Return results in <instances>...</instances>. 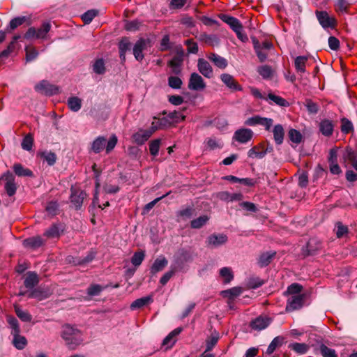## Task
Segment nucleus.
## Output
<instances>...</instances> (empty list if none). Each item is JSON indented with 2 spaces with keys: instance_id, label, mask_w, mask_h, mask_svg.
Returning a JSON list of instances; mask_svg holds the SVG:
<instances>
[{
  "instance_id": "f257e3e1",
  "label": "nucleus",
  "mask_w": 357,
  "mask_h": 357,
  "mask_svg": "<svg viewBox=\"0 0 357 357\" xmlns=\"http://www.w3.org/2000/svg\"><path fill=\"white\" fill-rule=\"evenodd\" d=\"M61 336L70 349H76L84 341L82 332L77 327L70 324L62 326Z\"/></svg>"
},
{
  "instance_id": "f03ea898",
  "label": "nucleus",
  "mask_w": 357,
  "mask_h": 357,
  "mask_svg": "<svg viewBox=\"0 0 357 357\" xmlns=\"http://www.w3.org/2000/svg\"><path fill=\"white\" fill-rule=\"evenodd\" d=\"M118 138L116 135H112L108 141L103 136L96 137L91 143L90 151L99 153L105 149L106 153H109L116 146Z\"/></svg>"
},
{
  "instance_id": "7ed1b4c3",
  "label": "nucleus",
  "mask_w": 357,
  "mask_h": 357,
  "mask_svg": "<svg viewBox=\"0 0 357 357\" xmlns=\"http://www.w3.org/2000/svg\"><path fill=\"white\" fill-rule=\"evenodd\" d=\"M51 24L48 22H43L41 26L38 29L30 27L24 36L26 40L36 39H45L48 32L50 31Z\"/></svg>"
},
{
  "instance_id": "20e7f679",
  "label": "nucleus",
  "mask_w": 357,
  "mask_h": 357,
  "mask_svg": "<svg viewBox=\"0 0 357 357\" xmlns=\"http://www.w3.org/2000/svg\"><path fill=\"white\" fill-rule=\"evenodd\" d=\"M316 17L321 24L324 29H334L337 25V21L333 16H330L326 11L317 10Z\"/></svg>"
},
{
  "instance_id": "39448f33",
  "label": "nucleus",
  "mask_w": 357,
  "mask_h": 357,
  "mask_svg": "<svg viewBox=\"0 0 357 357\" xmlns=\"http://www.w3.org/2000/svg\"><path fill=\"white\" fill-rule=\"evenodd\" d=\"M253 131L250 128H239L236 130L233 135L232 140L240 144H247L252 139Z\"/></svg>"
},
{
  "instance_id": "423d86ee",
  "label": "nucleus",
  "mask_w": 357,
  "mask_h": 357,
  "mask_svg": "<svg viewBox=\"0 0 357 357\" xmlns=\"http://www.w3.org/2000/svg\"><path fill=\"white\" fill-rule=\"evenodd\" d=\"M35 90L37 92L46 96H52L54 94H56L59 91L56 86L50 84L46 80H42L38 84H37L35 86Z\"/></svg>"
},
{
  "instance_id": "0eeeda50",
  "label": "nucleus",
  "mask_w": 357,
  "mask_h": 357,
  "mask_svg": "<svg viewBox=\"0 0 357 357\" xmlns=\"http://www.w3.org/2000/svg\"><path fill=\"white\" fill-rule=\"evenodd\" d=\"M188 88L192 91H203L206 88V83L201 75L192 73L189 79Z\"/></svg>"
},
{
  "instance_id": "6e6552de",
  "label": "nucleus",
  "mask_w": 357,
  "mask_h": 357,
  "mask_svg": "<svg viewBox=\"0 0 357 357\" xmlns=\"http://www.w3.org/2000/svg\"><path fill=\"white\" fill-rule=\"evenodd\" d=\"M150 46V40L149 39L139 38L134 45L133 54L137 61H142L144 56L143 51Z\"/></svg>"
},
{
  "instance_id": "1a4fd4ad",
  "label": "nucleus",
  "mask_w": 357,
  "mask_h": 357,
  "mask_svg": "<svg viewBox=\"0 0 357 357\" xmlns=\"http://www.w3.org/2000/svg\"><path fill=\"white\" fill-rule=\"evenodd\" d=\"M2 178L6 181L4 188L7 195L10 197L14 195L17 190L14 175L8 171L3 174Z\"/></svg>"
},
{
  "instance_id": "9d476101",
  "label": "nucleus",
  "mask_w": 357,
  "mask_h": 357,
  "mask_svg": "<svg viewBox=\"0 0 357 357\" xmlns=\"http://www.w3.org/2000/svg\"><path fill=\"white\" fill-rule=\"evenodd\" d=\"M85 197L86 193L83 190L75 187L71 188L70 201L76 209L80 208Z\"/></svg>"
},
{
  "instance_id": "9b49d317",
  "label": "nucleus",
  "mask_w": 357,
  "mask_h": 357,
  "mask_svg": "<svg viewBox=\"0 0 357 357\" xmlns=\"http://www.w3.org/2000/svg\"><path fill=\"white\" fill-rule=\"evenodd\" d=\"M304 296L303 295H292L287 300L286 311L291 312L300 309L303 304Z\"/></svg>"
},
{
  "instance_id": "f8f14e48",
  "label": "nucleus",
  "mask_w": 357,
  "mask_h": 357,
  "mask_svg": "<svg viewBox=\"0 0 357 357\" xmlns=\"http://www.w3.org/2000/svg\"><path fill=\"white\" fill-rule=\"evenodd\" d=\"M227 241V236L223 234H213L210 235L206 241L207 246L217 248Z\"/></svg>"
},
{
  "instance_id": "ddd939ff",
  "label": "nucleus",
  "mask_w": 357,
  "mask_h": 357,
  "mask_svg": "<svg viewBox=\"0 0 357 357\" xmlns=\"http://www.w3.org/2000/svg\"><path fill=\"white\" fill-rule=\"evenodd\" d=\"M63 227L61 224H53L43 233V236L46 239L59 238L63 232Z\"/></svg>"
},
{
  "instance_id": "4468645a",
  "label": "nucleus",
  "mask_w": 357,
  "mask_h": 357,
  "mask_svg": "<svg viewBox=\"0 0 357 357\" xmlns=\"http://www.w3.org/2000/svg\"><path fill=\"white\" fill-rule=\"evenodd\" d=\"M271 319L266 316H259L250 323V327L256 331L265 329L271 323Z\"/></svg>"
},
{
  "instance_id": "2eb2a0df",
  "label": "nucleus",
  "mask_w": 357,
  "mask_h": 357,
  "mask_svg": "<svg viewBox=\"0 0 357 357\" xmlns=\"http://www.w3.org/2000/svg\"><path fill=\"white\" fill-rule=\"evenodd\" d=\"M46 240L40 236H35L25 239L23 241L24 247L31 249H37L45 245Z\"/></svg>"
},
{
  "instance_id": "dca6fc26",
  "label": "nucleus",
  "mask_w": 357,
  "mask_h": 357,
  "mask_svg": "<svg viewBox=\"0 0 357 357\" xmlns=\"http://www.w3.org/2000/svg\"><path fill=\"white\" fill-rule=\"evenodd\" d=\"M153 131L149 130H139L132 135L133 141L138 145L144 144L152 135Z\"/></svg>"
},
{
  "instance_id": "f3484780",
  "label": "nucleus",
  "mask_w": 357,
  "mask_h": 357,
  "mask_svg": "<svg viewBox=\"0 0 357 357\" xmlns=\"http://www.w3.org/2000/svg\"><path fill=\"white\" fill-rule=\"evenodd\" d=\"M222 82L232 91H241L242 87L235 80L233 76L229 74L224 73L220 76Z\"/></svg>"
},
{
  "instance_id": "a211bd4d",
  "label": "nucleus",
  "mask_w": 357,
  "mask_h": 357,
  "mask_svg": "<svg viewBox=\"0 0 357 357\" xmlns=\"http://www.w3.org/2000/svg\"><path fill=\"white\" fill-rule=\"evenodd\" d=\"M197 68L199 73L206 78H211L213 75V72L210 63L204 59L198 60Z\"/></svg>"
},
{
  "instance_id": "6ab92c4d",
  "label": "nucleus",
  "mask_w": 357,
  "mask_h": 357,
  "mask_svg": "<svg viewBox=\"0 0 357 357\" xmlns=\"http://www.w3.org/2000/svg\"><path fill=\"white\" fill-rule=\"evenodd\" d=\"M182 331L181 328H176L172 331L163 340L162 346L165 349L171 348L176 342V337Z\"/></svg>"
},
{
  "instance_id": "aec40b11",
  "label": "nucleus",
  "mask_w": 357,
  "mask_h": 357,
  "mask_svg": "<svg viewBox=\"0 0 357 357\" xmlns=\"http://www.w3.org/2000/svg\"><path fill=\"white\" fill-rule=\"evenodd\" d=\"M219 17L226 24H227L231 29L235 31V30L241 28L242 26V24L241 22L236 17L225 15V14H220L219 15Z\"/></svg>"
},
{
  "instance_id": "412c9836",
  "label": "nucleus",
  "mask_w": 357,
  "mask_h": 357,
  "mask_svg": "<svg viewBox=\"0 0 357 357\" xmlns=\"http://www.w3.org/2000/svg\"><path fill=\"white\" fill-rule=\"evenodd\" d=\"M168 264V261L164 256H159L153 262L151 268V273L155 274L163 270Z\"/></svg>"
},
{
  "instance_id": "4be33fe9",
  "label": "nucleus",
  "mask_w": 357,
  "mask_h": 357,
  "mask_svg": "<svg viewBox=\"0 0 357 357\" xmlns=\"http://www.w3.org/2000/svg\"><path fill=\"white\" fill-rule=\"evenodd\" d=\"M217 197L226 202L240 201L243 198L241 193L231 194L227 191L220 192L217 194Z\"/></svg>"
},
{
  "instance_id": "5701e85b",
  "label": "nucleus",
  "mask_w": 357,
  "mask_h": 357,
  "mask_svg": "<svg viewBox=\"0 0 357 357\" xmlns=\"http://www.w3.org/2000/svg\"><path fill=\"white\" fill-rule=\"evenodd\" d=\"M273 134L275 142L278 145L282 144L284 136V130L281 124H277L273 127Z\"/></svg>"
},
{
  "instance_id": "b1692460",
  "label": "nucleus",
  "mask_w": 357,
  "mask_h": 357,
  "mask_svg": "<svg viewBox=\"0 0 357 357\" xmlns=\"http://www.w3.org/2000/svg\"><path fill=\"white\" fill-rule=\"evenodd\" d=\"M131 43L128 38H123L119 44V54L121 60L125 61L126 53L128 50H130Z\"/></svg>"
},
{
  "instance_id": "393cba45",
  "label": "nucleus",
  "mask_w": 357,
  "mask_h": 357,
  "mask_svg": "<svg viewBox=\"0 0 357 357\" xmlns=\"http://www.w3.org/2000/svg\"><path fill=\"white\" fill-rule=\"evenodd\" d=\"M319 130L325 136H331L333 131V124L332 121L325 119L321 121L319 124Z\"/></svg>"
},
{
  "instance_id": "a878e982",
  "label": "nucleus",
  "mask_w": 357,
  "mask_h": 357,
  "mask_svg": "<svg viewBox=\"0 0 357 357\" xmlns=\"http://www.w3.org/2000/svg\"><path fill=\"white\" fill-rule=\"evenodd\" d=\"M11 334L13 335V343L15 347L20 350L23 349L27 344L25 337L21 336L20 333H13Z\"/></svg>"
},
{
  "instance_id": "bb28decb",
  "label": "nucleus",
  "mask_w": 357,
  "mask_h": 357,
  "mask_svg": "<svg viewBox=\"0 0 357 357\" xmlns=\"http://www.w3.org/2000/svg\"><path fill=\"white\" fill-rule=\"evenodd\" d=\"M275 252H266L263 254H261L258 259V264L261 267H265L268 266L273 258L275 257Z\"/></svg>"
},
{
  "instance_id": "cd10ccee",
  "label": "nucleus",
  "mask_w": 357,
  "mask_h": 357,
  "mask_svg": "<svg viewBox=\"0 0 357 357\" xmlns=\"http://www.w3.org/2000/svg\"><path fill=\"white\" fill-rule=\"evenodd\" d=\"M208 58L212 61L213 62V63L218 68H222V69H224L227 67V60L216 54H214V53H212L211 54Z\"/></svg>"
},
{
  "instance_id": "c85d7f7f",
  "label": "nucleus",
  "mask_w": 357,
  "mask_h": 357,
  "mask_svg": "<svg viewBox=\"0 0 357 357\" xmlns=\"http://www.w3.org/2000/svg\"><path fill=\"white\" fill-rule=\"evenodd\" d=\"M172 73L179 75L181 73L182 59L180 57L175 56L169 63Z\"/></svg>"
},
{
  "instance_id": "c756f323",
  "label": "nucleus",
  "mask_w": 357,
  "mask_h": 357,
  "mask_svg": "<svg viewBox=\"0 0 357 357\" xmlns=\"http://www.w3.org/2000/svg\"><path fill=\"white\" fill-rule=\"evenodd\" d=\"M307 61V57L305 56H299L295 59V68L298 73L305 72V66Z\"/></svg>"
},
{
  "instance_id": "7c9ffc66",
  "label": "nucleus",
  "mask_w": 357,
  "mask_h": 357,
  "mask_svg": "<svg viewBox=\"0 0 357 357\" xmlns=\"http://www.w3.org/2000/svg\"><path fill=\"white\" fill-rule=\"evenodd\" d=\"M220 276L222 278L223 282L229 283L234 279V273L231 268L223 267L220 270Z\"/></svg>"
},
{
  "instance_id": "2f4dec72",
  "label": "nucleus",
  "mask_w": 357,
  "mask_h": 357,
  "mask_svg": "<svg viewBox=\"0 0 357 357\" xmlns=\"http://www.w3.org/2000/svg\"><path fill=\"white\" fill-rule=\"evenodd\" d=\"M13 171L18 176H32L33 172L27 168L24 167L21 164L17 163L13 165Z\"/></svg>"
},
{
  "instance_id": "473e14b6",
  "label": "nucleus",
  "mask_w": 357,
  "mask_h": 357,
  "mask_svg": "<svg viewBox=\"0 0 357 357\" xmlns=\"http://www.w3.org/2000/svg\"><path fill=\"white\" fill-rule=\"evenodd\" d=\"M68 106L73 112H78L82 107V100L78 97H70L68 99Z\"/></svg>"
},
{
  "instance_id": "72a5a7b5",
  "label": "nucleus",
  "mask_w": 357,
  "mask_h": 357,
  "mask_svg": "<svg viewBox=\"0 0 357 357\" xmlns=\"http://www.w3.org/2000/svg\"><path fill=\"white\" fill-rule=\"evenodd\" d=\"M152 301L153 300H152L151 296H146V297L138 298L131 303L130 308L132 310H136V309L141 308V307L145 306L146 305H147L148 303H151Z\"/></svg>"
},
{
  "instance_id": "f704fd0d",
  "label": "nucleus",
  "mask_w": 357,
  "mask_h": 357,
  "mask_svg": "<svg viewBox=\"0 0 357 357\" xmlns=\"http://www.w3.org/2000/svg\"><path fill=\"white\" fill-rule=\"evenodd\" d=\"M283 340L284 338L282 337H275L268 345L266 354L268 355L273 354L278 347L282 344Z\"/></svg>"
},
{
  "instance_id": "c9c22d12",
  "label": "nucleus",
  "mask_w": 357,
  "mask_h": 357,
  "mask_svg": "<svg viewBox=\"0 0 357 357\" xmlns=\"http://www.w3.org/2000/svg\"><path fill=\"white\" fill-rule=\"evenodd\" d=\"M241 293L242 289L241 287H236L225 291H222L221 294L223 297L233 299L234 298L240 296Z\"/></svg>"
},
{
  "instance_id": "e433bc0d",
  "label": "nucleus",
  "mask_w": 357,
  "mask_h": 357,
  "mask_svg": "<svg viewBox=\"0 0 357 357\" xmlns=\"http://www.w3.org/2000/svg\"><path fill=\"white\" fill-rule=\"evenodd\" d=\"M38 282V275L33 272L28 273L24 280V285L26 288L31 289Z\"/></svg>"
},
{
  "instance_id": "4c0bfd02",
  "label": "nucleus",
  "mask_w": 357,
  "mask_h": 357,
  "mask_svg": "<svg viewBox=\"0 0 357 357\" xmlns=\"http://www.w3.org/2000/svg\"><path fill=\"white\" fill-rule=\"evenodd\" d=\"M267 100L280 107L289 106V102L284 98L273 93H268Z\"/></svg>"
},
{
  "instance_id": "58836bf2",
  "label": "nucleus",
  "mask_w": 357,
  "mask_h": 357,
  "mask_svg": "<svg viewBox=\"0 0 357 357\" xmlns=\"http://www.w3.org/2000/svg\"><path fill=\"white\" fill-rule=\"evenodd\" d=\"M209 218L208 215H204L196 219H194L190 222V226L193 229H199L206 224Z\"/></svg>"
},
{
  "instance_id": "ea45409f",
  "label": "nucleus",
  "mask_w": 357,
  "mask_h": 357,
  "mask_svg": "<svg viewBox=\"0 0 357 357\" xmlns=\"http://www.w3.org/2000/svg\"><path fill=\"white\" fill-rule=\"evenodd\" d=\"M206 144L207 149L209 150L220 149L223 147V142L215 138H208Z\"/></svg>"
},
{
  "instance_id": "a19ab883",
  "label": "nucleus",
  "mask_w": 357,
  "mask_h": 357,
  "mask_svg": "<svg viewBox=\"0 0 357 357\" xmlns=\"http://www.w3.org/2000/svg\"><path fill=\"white\" fill-rule=\"evenodd\" d=\"M145 257V252L143 250L136 252L134 253L131 258V263L135 266H139L142 261H144Z\"/></svg>"
},
{
  "instance_id": "79ce46f5",
  "label": "nucleus",
  "mask_w": 357,
  "mask_h": 357,
  "mask_svg": "<svg viewBox=\"0 0 357 357\" xmlns=\"http://www.w3.org/2000/svg\"><path fill=\"white\" fill-rule=\"evenodd\" d=\"M93 70L96 74L102 75L105 71V62L102 59L96 60L93 64Z\"/></svg>"
},
{
  "instance_id": "37998d69",
  "label": "nucleus",
  "mask_w": 357,
  "mask_h": 357,
  "mask_svg": "<svg viewBox=\"0 0 357 357\" xmlns=\"http://www.w3.org/2000/svg\"><path fill=\"white\" fill-rule=\"evenodd\" d=\"M170 123H177L185 119V116L181 112L174 111L168 114Z\"/></svg>"
},
{
  "instance_id": "c03bdc74",
  "label": "nucleus",
  "mask_w": 357,
  "mask_h": 357,
  "mask_svg": "<svg viewBox=\"0 0 357 357\" xmlns=\"http://www.w3.org/2000/svg\"><path fill=\"white\" fill-rule=\"evenodd\" d=\"M33 144V137L31 134L26 135L22 142V148L26 151H31L32 149Z\"/></svg>"
},
{
  "instance_id": "a18cd8bd",
  "label": "nucleus",
  "mask_w": 357,
  "mask_h": 357,
  "mask_svg": "<svg viewBox=\"0 0 357 357\" xmlns=\"http://www.w3.org/2000/svg\"><path fill=\"white\" fill-rule=\"evenodd\" d=\"M248 157L251 158H262L266 155V151H260L259 146H254L248 153Z\"/></svg>"
},
{
  "instance_id": "49530a36",
  "label": "nucleus",
  "mask_w": 357,
  "mask_h": 357,
  "mask_svg": "<svg viewBox=\"0 0 357 357\" xmlns=\"http://www.w3.org/2000/svg\"><path fill=\"white\" fill-rule=\"evenodd\" d=\"M40 157L45 160L49 165H53L56 162V155L52 152L44 151L40 153Z\"/></svg>"
},
{
  "instance_id": "de8ad7c7",
  "label": "nucleus",
  "mask_w": 357,
  "mask_h": 357,
  "mask_svg": "<svg viewBox=\"0 0 357 357\" xmlns=\"http://www.w3.org/2000/svg\"><path fill=\"white\" fill-rule=\"evenodd\" d=\"M288 135L290 140L294 143L298 144L302 141L303 136L297 130L291 129Z\"/></svg>"
},
{
  "instance_id": "09e8293b",
  "label": "nucleus",
  "mask_w": 357,
  "mask_h": 357,
  "mask_svg": "<svg viewBox=\"0 0 357 357\" xmlns=\"http://www.w3.org/2000/svg\"><path fill=\"white\" fill-rule=\"evenodd\" d=\"M320 352L323 357H337L335 351L327 346L322 344L320 347Z\"/></svg>"
},
{
  "instance_id": "8fccbe9b",
  "label": "nucleus",
  "mask_w": 357,
  "mask_h": 357,
  "mask_svg": "<svg viewBox=\"0 0 357 357\" xmlns=\"http://www.w3.org/2000/svg\"><path fill=\"white\" fill-rule=\"evenodd\" d=\"M182 80L181 78L176 76H170L168 78L169 86L174 89H178L181 87Z\"/></svg>"
},
{
  "instance_id": "3c124183",
  "label": "nucleus",
  "mask_w": 357,
  "mask_h": 357,
  "mask_svg": "<svg viewBox=\"0 0 357 357\" xmlns=\"http://www.w3.org/2000/svg\"><path fill=\"white\" fill-rule=\"evenodd\" d=\"M160 146V139H156L150 142L149 151L152 155L156 156L158 154Z\"/></svg>"
},
{
  "instance_id": "603ef678",
  "label": "nucleus",
  "mask_w": 357,
  "mask_h": 357,
  "mask_svg": "<svg viewBox=\"0 0 357 357\" xmlns=\"http://www.w3.org/2000/svg\"><path fill=\"white\" fill-rule=\"evenodd\" d=\"M26 51V61H31L35 59L38 55V51L33 47H26L25 48Z\"/></svg>"
},
{
  "instance_id": "864d4df0",
  "label": "nucleus",
  "mask_w": 357,
  "mask_h": 357,
  "mask_svg": "<svg viewBox=\"0 0 357 357\" xmlns=\"http://www.w3.org/2000/svg\"><path fill=\"white\" fill-rule=\"evenodd\" d=\"M7 321L9 324L10 328H12L11 333H20V327H19V325H18V321H17V320L14 317L8 316L7 317Z\"/></svg>"
},
{
  "instance_id": "5fc2aeb1",
  "label": "nucleus",
  "mask_w": 357,
  "mask_h": 357,
  "mask_svg": "<svg viewBox=\"0 0 357 357\" xmlns=\"http://www.w3.org/2000/svg\"><path fill=\"white\" fill-rule=\"evenodd\" d=\"M254 47L260 61H264L267 58V51L261 48V45L259 43H255Z\"/></svg>"
},
{
  "instance_id": "6e6d98bb",
  "label": "nucleus",
  "mask_w": 357,
  "mask_h": 357,
  "mask_svg": "<svg viewBox=\"0 0 357 357\" xmlns=\"http://www.w3.org/2000/svg\"><path fill=\"white\" fill-rule=\"evenodd\" d=\"M97 11L95 10H90L84 13L82 15V19L85 24H89L93 19L96 16Z\"/></svg>"
},
{
  "instance_id": "4d7b16f0",
  "label": "nucleus",
  "mask_w": 357,
  "mask_h": 357,
  "mask_svg": "<svg viewBox=\"0 0 357 357\" xmlns=\"http://www.w3.org/2000/svg\"><path fill=\"white\" fill-rule=\"evenodd\" d=\"M291 348L300 354H305L307 351V346L303 343H294L291 345Z\"/></svg>"
},
{
  "instance_id": "13d9d810",
  "label": "nucleus",
  "mask_w": 357,
  "mask_h": 357,
  "mask_svg": "<svg viewBox=\"0 0 357 357\" xmlns=\"http://www.w3.org/2000/svg\"><path fill=\"white\" fill-rule=\"evenodd\" d=\"M341 131L343 133H349L353 130L352 123L347 119H342Z\"/></svg>"
},
{
  "instance_id": "bf43d9fd",
  "label": "nucleus",
  "mask_w": 357,
  "mask_h": 357,
  "mask_svg": "<svg viewBox=\"0 0 357 357\" xmlns=\"http://www.w3.org/2000/svg\"><path fill=\"white\" fill-rule=\"evenodd\" d=\"M259 74L265 79L269 78L271 76V68L268 66H262L258 68Z\"/></svg>"
},
{
  "instance_id": "052dcab7",
  "label": "nucleus",
  "mask_w": 357,
  "mask_h": 357,
  "mask_svg": "<svg viewBox=\"0 0 357 357\" xmlns=\"http://www.w3.org/2000/svg\"><path fill=\"white\" fill-rule=\"evenodd\" d=\"M335 229H336V235L338 238L343 237L348 232L347 227L343 225L341 222H338L336 224Z\"/></svg>"
},
{
  "instance_id": "680f3d73",
  "label": "nucleus",
  "mask_w": 357,
  "mask_h": 357,
  "mask_svg": "<svg viewBox=\"0 0 357 357\" xmlns=\"http://www.w3.org/2000/svg\"><path fill=\"white\" fill-rule=\"evenodd\" d=\"M25 21H26L25 17H15L10 22L9 26L11 29H15L17 26L22 25Z\"/></svg>"
},
{
  "instance_id": "e2e57ef3",
  "label": "nucleus",
  "mask_w": 357,
  "mask_h": 357,
  "mask_svg": "<svg viewBox=\"0 0 357 357\" xmlns=\"http://www.w3.org/2000/svg\"><path fill=\"white\" fill-rule=\"evenodd\" d=\"M15 312L17 317L23 321H29L31 319V316L25 311L20 310L18 307H15Z\"/></svg>"
},
{
  "instance_id": "0e129e2a",
  "label": "nucleus",
  "mask_w": 357,
  "mask_h": 357,
  "mask_svg": "<svg viewBox=\"0 0 357 357\" xmlns=\"http://www.w3.org/2000/svg\"><path fill=\"white\" fill-rule=\"evenodd\" d=\"M302 290V286L297 283L291 284L287 289V292L289 294L300 295L299 293Z\"/></svg>"
},
{
  "instance_id": "69168bd1",
  "label": "nucleus",
  "mask_w": 357,
  "mask_h": 357,
  "mask_svg": "<svg viewBox=\"0 0 357 357\" xmlns=\"http://www.w3.org/2000/svg\"><path fill=\"white\" fill-rule=\"evenodd\" d=\"M185 44L188 47V52L192 54H196L198 52V46L197 44L194 42L192 40H185Z\"/></svg>"
},
{
  "instance_id": "338daca9",
  "label": "nucleus",
  "mask_w": 357,
  "mask_h": 357,
  "mask_svg": "<svg viewBox=\"0 0 357 357\" xmlns=\"http://www.w3.org/2000/svg\"><path fill=\"white\" fill-rule=\"evenodd\" d=\"M273 120L272 119L261 117L259 125L263 126L266 130L268 131L273 126Z\"/></svg>"
},
{
  "instance_id": "774afa93",
  "label": "nucleus",
  "mask_w": 357,
  "mask_h": 357,
  "mask_svg": "<svg viewBox=\"0 0 357 357\" xmlns=\"http://www.w3.org/2000/svg\"><path fill=\"white\" fill-rule=\"evenodd\" d=\"M174 273L175 268H172L170 271L166 272L160 280V284L162 285L166 284Z\"/></svg>"
}]
</instances>
